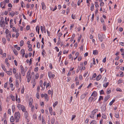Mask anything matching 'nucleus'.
I'll return each mask as SVG.
<instances>
[{"label": "nucleus", "mask_w": 124, "mask_h": 124, "mask_svg": "<svg viewBox=\"0 0 124 124\" xmlns=\"http://www.w3.org/2000/svg\"><path fill=\"white\" fill-rule=\"evenodd\" d=\"M97 111V109H95L92 112L91 114L90 115V117L92 118H94V117H96V113Z\"/></svg>", "instance_id": "obj_1"}, {"label": "nucleus", "mask_w": 124, "mask_h": 124, "mask_svg": "<svg viewBox=\"0 0 124 124\" xmlns=\"http://www.w3.org/2000/svg\"><path fill=\"white\" fill-rule=\"evenodd\" d=\"M20 114L19 111L15 113L14 114L15 119H18L17 120H16V122H17L19 120L18 119V117L19 118L20 117Z\"/></svg>", "instance_id": "obj_2"}, {"label": "nucleus", "mask_w": 124, "mask_h": 124, "mask_svg": "<svg viewBox=\"0 0 124 124\" xmlns=\"http://www.w3.org/2000/svg\"><path fill=\"white\" fill-rule=\"evenodd\" d=\"M17 107L19 110H22L23 112H25L26 109L25 106L20 104H18L17 105Z\"/></svg>", "instance_id": "obj_3"}, {"label": "nucleus", "mask_w": 124, "mask_h": 124, "mask_svg": "<svg viewBox=\"0 0 124 124\" xmlns=\"http://www.w3.org/2000/svg\"><path fill=\"white\" fill-rule=\"evenodd\" d=\"M98 37L99 39V40L101 42L103 41V35H101L100 34H98Z\"/></svg>", "instance_id": "obj_4"}, {"label": "nucleus", "mask_w": 124, "mask_h": 124, "mask_svg": "<svg viewBox=\"0 0 124 124\" xmlns=\"http://www.w3.org/2000/svg\"><path fill=\"white\" fill-rule=\"evenodd\" d=\"M48 76L49 78H51L52 77L53 78H54L55 76L54 75L52 74V73L51 72H48Z\"/></svg>", "instance_id": "obj_5"}, {"label": "nucleus", "mask_w": 124, "mask_h": 124, "mask_svg": "<svg viewBox=\"0 0 124 124\" xmlns=\"http://www.w3.org/2000/svg\"><path fill=\"white\" fill-rule=\"evenodd\" d=\"M11 37V34H10L9 33L8 34H7L6 35V38L7 40L8 41H10V38Z\"/></svg>", "instance_id": "obj_6"}, {"label": "nucleus", "mask_w": 124, "mask_h": 124, "mask_svg": "<svg viewBox=\"0 0 124 124\" xmlns=\"http://www.w3.org/2000/svg\"><path fill=\"white\" fill-rule=\"evenodd\" d=\"M40 29L41 31L42 32L43 31L45 33L46 32V29L45 28V27L44 26H41Z\"/></svg>", "instance_id": "obj_7"}, {"label": "nucleus", "mask_w": 124, "mask_h": 124, "mask_svg": "<svg viewBox=\"0 0 124 124\" xmlns=\"http://www.w3.org/2000/svg\"><path fill=\"white\" fill-rule=\"evenodd\" d=\"M33 102V100L32 98H30L29 100V105L30 106H33L32 105V103Z\"/></svg>", "instance_id": "obj_8"}, {"label": "nucleus", "mask_w": 124, "mask_h": 124, "mask_svg": "<svg viewBox=\"0 0 124 124\" xmlns=\"http://www.w3.org/2000/svg\"><path fill=\"white\" fill-rule=\"evenodd\" d=\"M109 95H108L107 96H105L103 102H106L107 100L109 99Z\"/></svg>", "instance_id": "obj_9"}, {"label": "nucleus", "mask_w": 124, "mask_h": 124, "mask_svg": "<svg viewBox=\"0 0 124 124\" xmlns=\"http://www.w3.org/2000/svg\"><path fill=\"white\" fill-rule=\"evenodd\" d=\"M97 93L96 91H94L92 93L91 96H93L94 97H96L97 95Z\"/></svg>", "instance_id": "obj_10"}, {"label": "nucleus", "mask_w": 124, "mask_h": 124, "mask_svg": "<svg viewBox=\"0 0 124 124\" xmlns=\"http://www.w3.org/2000/svg\"><path fill=\"white\" fill-rule=\"evenodd\" d=\"M41 6L42 9L43 10H45L46 9V7L44 2H43L41 3Z\"/></svg>", "instance_id": "obj_11"}, {"label": "nucleus", "mask_w": 124, "mask_h": 124, "mask_svg": "<svg viewBox=\"0 0 124 124\" xmlns=\"http://www.w3.org/2000/svg\"><path fill=\"white\" fill-rule=\"evenodd\" d=\"M102 77L101 75L100 74L96 78V80L97 81H98Z\"/></svg>", "instance_id": "obj_12"}, {"label": "nucleus", "mask_w": 124, "mask_h": 124, "mask_svg": "<svg viewBox=\"0 0 124 124\" xmlns=\"http://www.w3.org/2000/svg\"><path fill=\"white\" fill-rule=\"evenodd\" d=\"M87 93H86L84 94H82L80 98L82 99H84L86 96V95H87Z\"/></svg>", "instance_id": "obj_13"}, {"label": "nucleus", "mask_w": 124, "mask_h": 124, "mask_svg": "<svg viewBox=\"0 0 124 124\" xmlns=\"http://www.w3.org/2000/svg\"><path fill=\"white\" fill-rule=\"evenodd\" d=\"M12 17H13L14 15H17L18 14V13L17 12H14L13 11H12Z\"/></svg>", "instance_id": "obj_14"}, {"label": "nucleus", "mask_w": 124, "mask_h": 124, "mask_svg": "<svg viewBox=\"0 0 124 124\" xmlns=\"http://www.w3.org/2000/svg\"><path fill=\"white\" fill-rule=\"evenodd\" d=\"M44 97L45 99H46V101H47L48 100V97L47 94L45 93V94Z\"/></svg>", "instance_id": "obj_15"}, {"label": "nucleus", "mask_w": 124, "mask_h": 124, "mask_svg": "<svg viewBox=\"0 0 124 124\" xmlns=\"http://www.w3.org/2000/svg\"><path fill=\"white\" fill-rule=\"evenodd\" d=\"M28 113L27 111L25 112L24 113V115L25 116V118L26 119H27V118L28 117Z\"/></svg>", "instance_id": "obj_16"}, {"label": "nucleus", "mask_w": 124, "mask_h": 124, "mask_svg": "<svg viewBox=\"0 0 124 124\" xmlns=\"http://www.w3.org/2000/svg\"><path fill=\"white\" fill-rule=\"evenodd\" d=\"M1 66L2 69L5 71H6V69L5 68L4 66L2 64H1Z\"/></svg>", "instance_id": "obj_17"}, {"label": "nucleus", "mask_w": 124, "mask_h": 124, "mask_svg": "<svg viewBox=\"0 0 124 124\" xmlns=\"http://www.w3.org/2000/svg\"><path fill=\"white\" fill-rule=\"evenodd\" d=\"M96 100V99H94L93 97H90L89 99V100L90 101H94Z\"/></svg>", "instance_id": "obj_18"}, {"label": "nucleus", "mask_w": 124, "mask_h": 124, "mask_svg": "<svg viewBox=\"0 0 124 124\" xmlns=\"http://www.w3.org/2000/svg\"><path fill=\"white\" fill-rule=\"evenodd\" d=\"M93 54L94 55H96L98 54V52L97 50H94L93 51Z\"/></svg>", "instance_id": "obj_19"}, {"label": "nucleus", "mask_w": 124, "mask_h": 124, "mask_svg": "<svg viewBox=\"0 0 124 124\" xmlns=\"http://www.w3.org/2000/svg\"><path fill=\"white\" fill-rule=\"evenodd\" d=\"M49 110L51 115H53V112L52 108L49 107Z\"/></svg>", "instance_id": "obj_20"}, {"label": "nucleus", "mask_w": 124, "mask_h": 124, "mask_svg": "<svg viewBox=\"0 0 124 124\" xmlns=\"http://www.w3.org/2000/svg\"><path fill=\"white\" fill-rule=\"evenodd\" d=\"M13 51L14 53L16 55H17L18 54V53L16 51V50L15 49H13Z\"/></svg>", "instance_id": "obj_21"}, {"label": "nucleus", "mask_w": 124, "mask_h": 124, "mask_svg": "<svg viewBox=\"0 0 124 124\" xmlns=\"http://www.w3.org/2000/svg\"><path fill=\"white\" fill-rule=\"evenodd\" d=\"M6 72L9 75H11L12 73V71H6Z\"/></svg>", "instance_id": "obj_22"}, {"label": "nucleus", "mask_w": 124, "mask_h": 124, "mask_svg": "<svg viewBox=\"0 0 124 124\" xmlns=\"http://www.w3.org/2000/svg\"><path fill=\"white\" fill-rule=\"evenodd\" d=\"M16 87H18V86L19 83L17 79H16Z\"/></svg>", "instance_id": "obj_23"}, {"label": "nucleus", "mask_w": 124, "mask_h": 124, "mask_svg": "<svg viewBox=\"0 0 124 124\" xmlns=\"http://www.w3.org/2000/svg\"><path fill=\"white\" fill-rule=\"evenodd\" d=\"M6 3H5L4 1L1 2L0 3V5L1 7L2 6H3V5H4V6H5L6 4Z\"/></svg>", "instance_id": "obj_24"}, {"label": "nucleus", "mask_w": 124, "mask_h": 124, "mask_svg": "<svg viewBox=\"0 0 124 124\" xmlns=\"http://www.w3.org/2000/svg\"><path fill=\"white\" fill-rule=\"evenodd\" d=\"M109 84V83L108 82H107L106 84H104L103 85V87L106 88L108 85Z\"/></svg>", "instance_id": "obj_25"}, {"label": "nucleus", "mask_w": 124, "mask_h": 124, "mask_svg": "<svg viewBox=\"0 0 124 124\" xmlns=\"http://www.w3.org/2000/svg\"><path fill=\"white\" fill-rule=\"evenodd\" d=\"M14 117L13 116H11L10 118V121L11 122H13L14 121Z\"/></svg>", "instance_id": "obj_26"}, {"label": "nucleus", "mask_w": 124, "mask_h": 124, "mask_svg": "<svg viewBox=\"0 0 124 124\" xmlns=\"http://www.w3.org/2000/svg\"><path fill=\"white\" fill-rule=\"evenodd\" d=\"M24 44V42L22 40H21L20 42V45L21 46H22Z\"/></svg>", "instance_id": "obj_27"}, {"label": "nucleus", "mask_w": 124, "mask_h": 124, "mask_svg": "<svg viewBox=\"0 0 124 124\" xmlns=\"http://www.w3.org/2000/svg\"><path fill=\"white\" fill-rule=\"evenodd\" d=\"M111 91L110 89L108 88L107 89L106 93L107 94H109L110 93Z\"/></svg>", "instance_id": "obj_28"}, {"label": "nucleus", "mask_w": 124, "mask_h": 124, "mask_svg": "<svg viewBox=\"0 0 124 124\" xmlns=\"http://www.w3.org/2000/svg\"><path fill=\"white\" fill-rule=\"evenodd\" d=\"M2 41L3 43L5 44L6 43V40L4 38H3L2 39Z\"/></svg>", "instance_id": "obj_29"}, {"label": "nucleus", "mask_w": 124, "mask_h": 124, "mask_svg": "<svg viewBox=\"0 0 124 124\" xmlns=\"http://www.w3.org/2000/svg\"><path fill=\"white\" fill-rule=\"evenodd\" d=\"M115 100L114 99L113 100L111 101L109 104V105L110 106H111L113 103L115 101Z\"/></svg>", "instance_id": "obj_30"}, {"label": "nucleus", "mask_w": 124, "mask_h": 124, "mask_svg": "<svg viewBox=\"0 0 124 124\" xmlns=\"http://www.w3.org/2000/svg\"><path fill=\"white\" fill-rule=\"evenodd\" d=\"M15 76L16 78L17 79H19V75L17 73L15 74Z\"/></svg>", "instance_id": "obj_31"}, {"label": "nucleus", "mask_w": 124, "mask_h": 124, "mask_svg": "<svg viewBox=\"0 0 124 124\" xmlns=\"http://www.w3.org/2000/svg\"><path fill=\"white\" fill-rule=\"evenodd\" d=\"M91 10L92 11H93L94 8V4L92 3L91 4Z\"/></svg>", "instance_id": "obj_32"}, {"label": "nucleus", "mask_w": 124, "mask_h": 124, "mask_svg": "<svg viewBox=\"0 0 124 124\" xmlns=\"http://www.w3.org/2000/svg\"><path fill=\"white\" fill-rule=\"evenodd\" d=\"M30 107H31V111L32 112L35 109V108L34 106L33 105Z\"/></svg>", "instance_id": "obj_33"}, {"label": "nucleus", "mask_w": 124, "mask_h": 124, "mask_svg": "<svg viewBox=\"0 0 124 124\" xmlns=\"http://www.w3.org/2000/svg\"><path fill=\"white\" fill-rule=\"evenodd\" d=\"M0 22H0V26L1 27V26L2 25L4 24H5V22L4 20H3V21H0Z\"/></svg>", "instance_id": "obj_34"}, {"label": "nucleus", "mask_w": 124, "mask_h": 124, "mask_svg": "<svg viewBox=\"0 0 124 124\" xmlns=\"http://www.w3.org/2000/svg\"><path fill=\"white\" fill-rule=\"evenodd\" d=\"M91 123H92L93 124H97V122L96 121L94 120H92L91 122Z\"/></svg>", "instance_id": "obj_35"}, {"label": "nucleus", "mask_w": 124, "mask_h": 124, "mask_svg": "<svg viewBox=\"0 0 124 124\" xmlns=\"http://www.w3.org/2000/svg\"><path fill=\"white\" fill-rule=\"evenodd\" d=\"M100 95L103 94L104 93V91L103 90H102L100 91Z\"/></svg>", "instance_id": "obj_36"}, {"label": "nucleus", "mask_w": 124, "mask_h": 124, "mask_svg": "<svg viewBox=\"0 0 124 124\" xmlns=\"http://www.w3.org/2000/svg\"><path fill=\"white\" fill-rule=\"evenodd\" d=\"M103 30L104 31H105L106 30V27L104 23L103 24Z\"/></svg>", "instance_id": "obj_37"}, {"label": "nucleus", "mask_w": 124, "mask_h": 124, "mask_svg": "<svg viewBox=\"0 0 124 124\" xmlns=\"http://www.w3.org/2000/svg\"><path fill=\"white\" fill-rule=\"evenodd\" d=\"M55 120L54 118H53L51 120V123L52 124H54L55 122Z\"/></svg>", "instance_id": "obj_38"}, {"label": "nucleus", "mask_w": 124, "mask_h": 124, "mask_svg": "<svg viewBox=\"0 0 124 124\" xmlns=\"http://www.w3.org/2000/svg\"><path fill=\"white\" fill-rule=\"evenodd\" d=\"M42 122L43 124H45V121L44 119L43 116H42Z\"/></svg>", "instance_id": "obj_39"}, {"label": "nucleus", "mask_w": 124, "mask_h": 124, "mask_svg": "<svg viewBox=\"0 0 124 124\" xmlns=\"http://www.w3.org/2000/svg\"><path fill=\"white\" fill-rule=\"evenodd\" d=\"M102 117L104 119H106V116L105 115V114H102Z\"/></svg>", "instance_id": "obj_40"}, {"label": "nucleus", "mask_w": 124, "mask_h": 124, "mask_svg": "<svg viewBox=\"0 0 124 124\" xmlns=\"http://www.w3.org/2000/svg\"><path fill=\"white\" fill-rule=\"evenodd\" d=\"M37 46L38 48H39L40 47V45L39 42H38L37 43Z\"/></svg>", "instance_id": "obj_41"}, {"label": "nucleus", "mask_w": 124, "mask_h": 124, "mask_svg": "<svg viewBox=\"0 0 124 124\" xmlns=\"http://www.w3.org/2000/svg\"><path fill=\"white\" fill-rule=\"evenodd\" d=\"M115 117L117 118H118L119 117V115L118 113H116L115 114Z\"/></svg>", "instance_id": "obj_42"}, {"label": "nucleus", "mask_w": 124, "mask_h": 124, "mask_svg": "<svg viewBox=\"0 0 124 124\" xmlns=\"http://www.w3.org/2000/svg\"><path fill=\"white\" fill-rule=\"evenodd\" d=\"M21 53L22 54H24L25 52L24 49H22L21 50Z\"/></svg>", "instance_id": "obj_43"}, {"label": "nucleus", "mask_w": 124, "mask_h": 124, "mask_svg": "<svg viewBox=\"0 0 124 124\" xmlns=\"http://www.w3.org/2000/svg\"><path fill=\"white\" fill-rule=\"evenodd\" d=\"M58 103V102L57 101H56L54 103V104H53V106L54 107H55L56 105H57V104Z\"/></svg>", "instance_id": "obj_44"}, {"label": "nucleus", "mask_w": 124, "mask_h": 124, "mask_svg": "<svg viewBox=\"0 0 124 124\" xmlns=\"http://www.w3.org/2000/svg\"><path fill=\"white\" fill-rule=\"evenodd\" d=\"M12 109L13 111V112L15 110V106L14 105L12 106Z\"/></svg>", "instance_id": "obj_45"}, {"label": "nucleus", "mask_w": 124, "mask_h": 124, "mask_svg": "<svg viewBox=\"0 0 124 124\" xmlns=\"http://www.w3.org/2000/svg\"><path fill=\"white\" fill-rule=\"evenodd\" d=\"M116 90L117 91H119L120 92H122V90L119 88H117L116 89Z\"/></svg>", "instance_id": "obj_46"}, {"label": "nucleus", "mask_w": 124, "mask_h": 124, "mask_svg": "<svg viewBox=\"0 0 124 124\" xmlns=\"http://www.w3.org/2000/svg\"><path fill=\"white\" fill-rule=\"evenodd\" d=\"M39 92H37V93H36V97H37V98L38 99H39Z\"/></svg>", "instance_id": "obj_47"}, {"label": "nucleus", "mask_w": 124, "mask_h": 124, "mask_svg": "<svg viewBox=\"0 0 124 124\" xmlns=\"http://www.w3.org/2000/svg\"><path fill=\"white\" fill-rule=\"evenodd\" d=\"M38 29V31H39L40 30V27L39 26H37L36 28V31H37V29Z\"/></svg>", "instance_id": "obj_48"}, {"label": "nucleus", "mask_w": 124, "mask_h": 124, "mask_svg": "<svg viewBox=\"0 0 124 124\" xmlns=\"http://www.w3.org/2000/svg\"><path fill=\"white\" fill-rule=\"evenodd\" d=\"M98 2L97 1L95 2V5L96 7H98L99 6V5L98 4Z\"/></svg>", "instance_id": "obj_49"}, {"label": "nucleus", "mask_w": 124, "mask_h": 124, "mask_svg": "<svg viewBox=\"0 0 124 124\" xmlns=\"http://www.w3.org/2000/svg\"><path fill=\"white\" fill-rule=\"evenodd\" d=\"M103 97L102 96H100L99 99V101H101V100H103Z\"/></svg>", "instance_id": "obj_50"}, {"label": "nucleus", "mask_w": 124, "mask_h": 124, "mask_svg": "<svg viewBox=\"0 0 124 124\" xmlns=\"http://www.w3.org/2000/svg\"><path fill=\"white\" fill-rule=\"evenodd\" d=\"M76 116L75 115H73L72 116V117L71 118V120H73V119L75 118L76 117Z\"/></svg>", "instance_id": "obj_51"}, {"label": "nucleus", "mask_w": 124, "mask_h": 124, "mask_svg": "<svg viewBox=\"0 0 124 124\" xmlns=\"http://www.w3.org/2000/svg\"><path fill=\"white\" fill-rule=\"evenodd\" d=\"M24 3L22 1L21 4V7L22 8H24L25 7V6L23 5Z\"/></svg>", "instance_id": "obj_52"}, {"label": "nucleus", "mask_w": 124, "mask_h": 124, "mask_svg": "<svg viewBox=\"0 0 124 124\" xmlns=\"http://www.w3.org/2000/svg\"><path fill=\"white\" fill-rule=\"evenodd\" d=\"M71 17L73 19H75L76 18L75 15H73V14H72L71 15Z\"/></svg>", "instance_id": "obj_53"}, {"label": "nucleus", "mask_w": 124, "mask_h": 124, "mask_svg": "<svg viewBox=\"0 0 124 124\" xmlns=\"http://www.w3.org/2000/svg\"><path fill=\"white\" fill-rule=\"evenodd\" d=\"M94 18V14H93L92 15V20H91L92 21H93Z\"/></svg>", "instance_id": "obj_54"}, {"label": "nucleus", "mask_w": 124, "mask_h": 124, "mask_svg": "<svg viewBox=\"0 0 124 124\" xmlns=\"http://www.w3.org/2000/svg\"><path fill=\"white\" fill-rule=\"evenodd\" d=\"M39 75L38 74H37L35 75V78L36 79H37L39 77Z\"/></svg>", "instance_id": "obj_55"}, {"label": "nucleus", "mask_w": 124, "mask_h": 124, "mask_svg": "<svg viewBox=\"0 0 124 124\" xmlns=\"http://www.w3.org/2000/svg\"><path fill=\"white\" fill-rule=\"evenodd\" d=\"M16 69L14 68L13 69V72L14 73V74H16Z\"/></svg>", "instance_id": "obj_56"}, {"label": "nucleus", "mask_w": 124, "mask_h": 124, "mask_svg": "<svg viewBox=\"0 0 124 124\" xmlns=\"http://www.w3.org/2000/svg\"><path fill=\"white\" fill-rule=\"evenodd\" d=\"M11 109H9L8 110V113L9 114L11 115Z\"/></svg>", "instance_id": "obj_57"}, {"label": "nucleus", "mask_w": 124, "mask_h": 124, "mask_svg": "<svg viewBox=\"0 0 124 124\" xmlns=\"http://www.w3.org/2000/svg\"><path fill=\"white\" fill-rule=\"evenodd\" d=\"M12 100L13 101H15V97L14 96H12L11 97Z\"/></svg>", "instance_id": "obj_58"}, {"label": "nucleus", "mask_w": 124, "mask_h": 124, "mask_svg": "<svg viewBox=\"0 0 124 124\" xmlns=\"http://www.w3.org/2000/svg\"><path fill=\"white\" fill-rule=\"evenodd\" d=\"M40 90V87L39 86H38L37 89V92H39Z\"/></svg>", "instance_id": "obj_59"}, {"label": "nucleus", "mask_w": 124, "mask_h": 124, "mask_svg": "<svg viewBox=\"0 0 124 124\" xmlns=\"http://www.w3.org/2000/svg\"><path fill=\"white\" fill-rule=\"evenodd\" d=\"M20 69L21 70H24V68L22 65L20 66Z\"/></svg>", "instance_id": "obj_60"}, {"label": "nucleus", "mask_w": 124, "mask_h": 124, "mask_svg": "<svg viewBox=\"0 0 124 124\" xmlns=\"http://www.w3.org/2000/svg\"><path fill=\"white\" fill-rule=\"evenodd\" d=\"M24 87H23V88H22L21 90V93H24Z\"/></svg>", "instance_id": "obj_61"}, {"label": "nucleus", "mask_w": 124, "mask_h": 124, "mask_svg": "<svg viewBox=\"0 0 124 124\" xmlns=\"http://www.w3.org/2000/svg\"><path fill=\"white\" fill-rule=\"evenodd\" d=\"M101 46L102 49H103L105 48V46L104 44L102 43L101 45Z\"/></svg>", "instance_id": "obj_62"}, {"label": "nucleus", "mask_w": 124, "mask_h": 124, "mask_svg": "<svg viewBox=\"0 0 124 124\" xmlns=\"http://www.w3.org/2000/svg\"><path fill=\"white\" fill-rule=\"evenodd\" d=\"M106 57L104 58L103 59V60H102V62H103L104 63L105 62H106Z\"/></svg>", "instance_id": "obj_63"}, {"label": "nucleus", "mask_w": 124, "mask_h": 124, "mask_svg": "<svg viewBox=\"0 0 124 124\" xmlns=\"http://www.w3.org/2000/svg\"><path fill=\"white\" fill-rule=\"evenodd\" d=\"M120 44L121 46H124V43L123 42H120Z\"/></svg>", "instance_id": "obj_64"}]
</instances>
